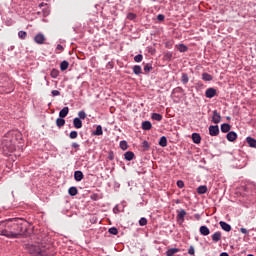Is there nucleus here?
<instances>
[{
  "label": "nucleus",
  "instance_id": "nucleus-3",
  "mask_svg": "<svg viewBox=\"0 0 256 256\" xmlns=\"http://www.w3.org/2000/svg\"><path fill=\"white\" fill-rule=\"evenodd\" d=\"M2 149L4 153H13V151H15V146H13L11 142H7L4 140L2 143Z\"/></svg>",
  "mask_w": 256,
  "mask_h": 256
},
{
  "label": "nucleus",
  "instance_id": "nucleus-20",
  "mask_svg": "<svg viewBox=\"0 0 256 256\" xmlns=\"http://www.w3.org/2000/svg\"><path fill=\"white\" fill-rule=\"evenodd\" d=\"M221 131L222 133H229V131H231V125L227 124V123H223L221 125Z\"/></svg>",
  "mask_w": 256,
  "mask_h": 256
},
{
  "label": "nucleus",
  "instance_id": "nucleus-51",
  "mask_svg": "<svg viewBox=\"0 0 256 256\" xmlns=\"http://www.w3.org/2000/svg\"><path fill=\"white\" fill-rule=\"evenodd\" d=\"M61 71H65V61H62L60 64Z\"/></svg>",
  "mask_w": 256,
  "mask_h": 256
},
{
  "label": "nucleus",
  "instance_id": "nucleus-24",
  "mask_svg": "<svg viewBox=\"0 0 256 256\" xmlns=\"http://www.w3.org/2000/svg\"><path fill=\"white\" fill-rule=\"evenodd\" d=\"M197 193L199 195H205V193H207V187L205 185L199 186L197 188Z\"/></svg>",
  "mask_w": 256,
  "mask_h": 256
},
{
  "label": "nucleus",
  "instance_id": "nucleus-4",
  "mask_svg": "<svg viewBox=\"0 0 256 256\" xmlns=\"http://www.w3.org/2000/svg\"><path fill=\"white\" fill-rule=\"evenodd\" d=\"M59 117L56 120V125L57 127H63V125H65V108H63L60 113H59Z\"/></svg>",
  "mask_w": 256,
  "mask_h": 256
},
{
  "label": "nucleus",
  "instance_id": "nucleus-10",
  "mask_svg": "<svg viewBox=\"0 0 256 256\" xmlns=\"http://www.w3.org/2000/svg\"><path fill=\"white\" fill-rule=\"evenodd\" d=\"M185 215H187V212L185 211V209H181L180 211H178V214H177L178 221H181V223H183L185 221Z\"/></svg>",
  "mask_w": 256,
  "mask_h": 256
},
{
  "label": "nucleus",
  "instance_id": "nucleus-50",
  "mask_svg": "<svg viewBox=\"0 0 256 256\" xmlns=\"http://www.w3.org/2000/svg\"><path fill=\"white\" fill-rule=\"evenodd\" d=\"M157 20H158V21H165V15L159 14V15L157 16Z\"/></svg>",
  "mask_w": 256,
  "mask_h": 256
},
{
  "label": "nucleus",
  "instance_id": "nucleus-57",
  "mask_svg": "<svg viewBox=\"0 0 256 256\" xmlns=\"http://www.w3.org/2000/svg\"><path fill=\"white\" fill-rule=\"evenodd\" d=\"M39 7H43V3H41V4L39 5Z\"/></svg>",
  "mask_w": 256,
  "mask_h": 256
},
{
  "label": "nucleus",
  "instance_id": "nucleus-53",
  "mask_svg": "<svg viewBox=\"0 0 256 256\" xmlns=\"http://www.w3.org/2000/svg\"><path fill=\"white\" fill-rule=\"evenodd\" d=\"M67 115H69V107H65V117H67Z\"/></svg>",
  "mask_w": 256,
  "mask_h": 256
},
{
  "label": "nucleus",
  "instance_id": "nucleus-41",
  "mask_svg": "<svg viewBox=\"0 0 256 256\" xmlns=\"http://www.w3.org/2000/svg\"><path fill=\"white\" fill-rule=\"evenodd\" d=\"M177 187H179V189H183L185 187V182H183V180H178Z\"/></svg>",
  "mask_w": 256,
  "mask_h": 256
},
{
  "label": "nucleus",
  "instance_id": "nucleus-35",
  "mask_svg": "<svg viewBox=\"0 0 256 256\" xmlns=\"http://www.w3.org/2000/svg\"><path fill=\"white\" fill-rule=\"evenodd\" d=\"M19 39H27V32L25 31H19L18 32Z\"/></svg>",
  "mask_w": 256,
  "mask_h": 256
},
{
  "label": "nucleus",
  "instance_id": "nucleus-8",
  "mask_svg": "<svg viewBox=\"0 0 256 256\" xmlns=\"http://www.w3.org/2000/svg\"><path fill=\"white\" fill-rule=\"evenodd\" d=\"M212 122H214L216 125L221 123V114L217 110L213 111Z\"/></svg>",
  "mask_w": 256,
  "mask_h": 256
},
{
  "label": "nucleus",
  "instance_id": "nucleus-17",
  "mask_svg": "<svg viewBox=\"0 0 256 256\" xmlns=\"http://www.w3.org/2000/svg\"><path fill=\"white\" fill-rule=\"evenodd\" d=\"M192 140H193V143H195L196 145H199V143H201V135H199V133H193Z\"/></svg>",
  "mask_w": 256,
  "mask_h": 256
},
{
  "label": "nucleus",
  "instance_id": "nucleus-49",
  "mask_svg": "<svg viewBox=\"0 0 256 256\" xmlns=\"http://www.w3.org/2000/svg\"><path fill=\"white\" fill-rule=\"evenodd\" d=\"M240 232H242L243 235H249V230L246 228H240Z\"/></svg>",
  "mask_w": 256,
  "mask_h": 256
},
{
  "label": "nucleus",
  "instance_id": "nucleus-31",
  "mask_svg": "<svg viewBox=\"0 0 256 256\" xmlns=\"http://www.w3.org/2000/svg\"><path fill=\"white\" fill-rule=\"evenodd\" d=\"M144 71H145V73H150V71H153V65H151V64H146L145 66H144Z\"/></svg>",
  "mask_w": 256,
  "mask_h": 256
},
{
  "label": "nucleus",
  "instance_id": "nucleus-25",
  "mask_svg": "<svg viewBox=\"0 0 256 256\" xmlns=\"http://www.w3.org/2000/svg\"><path fill=\"white\" fill-rule=\"evenodd\" d=\"M202 79L203 81H213V76H211V74L204 72L202 74Z\"/></svg>",
  "mask_w": 256,
  "mask_h": 256
},
{
  "label": "nucleus",
  "instance_id": "nucleus-2",
  "mask_svg": "<svg viewBox=\"0 0 256 256\" xmlns=\"http://www.w3.org/2000/svg\"><path fill=\"white\" fill-rule=\"evenodd\" d=\"M31 256H53L55 255V248L53 245H31L29 248Z\"/></svg>",
  "mask_w": 256,
  "mask_h": 256
},
{
  "label": "nucleus",
  "instance_id": "nucleus-1",
  "mask_svg": "<svg viewBox=\"0 0 256 256\" xmlns=\"http://www.w3.org/2000/svg\"><path fill=\"white\" fill-rule=\"evenodd\" d=\"M27 233V222L21 218H14L0 222V235L8 239H19Z\"/></svg>",
  "mask_w": 256,
  "mask_h": 256
},
{
  "label": "nucleus",
  "instance_id": "nucleus-39",
  "mask_svg": "<svg viewBox=\"0 0 256 256\" xmlns=\"http://www.w3.org/2000/svg\"><path fill=\"white\" fill-rule=\"evenodd\" d=\"M139 225H140L141 227H145V225H147V218L142 217V218L139 220Z\"/></svg>",
  "mask_w": 256,
  "mask_h": 256
},
{
  "label": "nucleus",
  "instance_id": "nucleus-43",
  "mask_svg": "<svg viewBox=\"0 0 256 256\" xmlns=\"http://www.w3.org/2000/svg\"><path fill=\"white\" fill-rule=\"evenodd\" d=\"M79 147H80L79 143L77 142L72 143V149H75V152L79 151Z\"/></svg>",
  "mask_w": 256,
  "mask_h": 256
},
{
  "label": "nucleus",
  "instance_id": "nucleus-47",
  "mask_svg": "<svg viewBox=\"0 0 256 256\" xmlns=\"http://www.w3.org/2000/svg\"><path fill=\"white\" fill-rule=\"evenodd\" d=\"M108 159L110 161H113V159H115V154L113 153V151H110L109 154H108Z\"/></svg>",
  "mask_w": 256,
  "mask_h": 256
},
{
  "label": "nucleus",
  "instance_id": "nucleus-38",
  "mask_svg": "<svg viewBox=\"0 0 256 256\" xmlns=\"http://www.w3.org/2000/svg\"><path fill=\"white\" fill-rule=\"evenodd\" d=\"M164 59H165L166 61H171V59H173V53H171V52L166 53V54L164 55Z\"/></svg>",
  "mask_w": 256,
  "mask_h": 256
},
{
  "label": "nucleus",
  "instance_id": "nucleus-26",
  "mask_svg": "<svg viewBox=\"0 0 256 256\" xmlns=\"http://www.w3.org/2000/svg\"><path fill=\"white\" fill-rule=\"evenodd\" d=\"M151 118L154 121H162L163 120V115L159 114V113H152Z\"/></svg>",
  "mask_w": 256,
  "mask_h": 256
},
{
  "label": "nucleus",
  "instance_id": "nucleus-14",
  "mask_svg": "<svg viewBox=\"0 0 256 256\" xmlns=\"http://www.w3.org/2000/svg\"><path fill=\"white\" fill-rule=\"evenodd\" d=\"M83 177H84V175H83V172L82 171H80V170H77V171H75L74 172V179H75V181H83Z\"/></svg>",
  "mask_w": 256,
  "mask_h": 256
},
{
  "label": "nucleus",
  "instance_id": "nucleus-9",
  "mask_svg": "<svg viewBox=\"0 0 256 256\" xmlns=\"http://www.w3.org/2000/svg\"><path fill=\"white\" fill-rule=\"evenodd\" d=\"M246 143L248 144L249 147L256 149V139L255 138L248 136L246 138Z\"/></svg>",
  "mask_w": 256,
  "mask_h": 256
},
{
  "label": "nucleus",
  "instance_id": "nucleus-34",
  "mask_svg": "<svg viewBox=\"0 0 256 256\" xmlns=\"http://www.w3.org/2000/svg\"><path fill=\"white\" fill-rule=\"evenodd\" d=\"M78 119H87V113H85L83 110L78 112Z\"/></svg>",
  "mask_w": 256,
  "mask_h": 256
},
{
  "label": "nucleus",
  "instance_id": "nucleus-29",
  "mask_svg": "<svg viewBox=\"0 0 256 256\" xmlns=\"http://www.w3.org/2000/svg\"><path fill=\"white\" fill-rule=\"evenodd\" d=\"M93 135H97V136L103 135V127H101V125H98L96 127V130L93 132Z\"/></svg>",
  "mask_w": 256,
  "mask_h": 256
},
{
  "label": "nucleus",
  "instance_id": "nucleus-46",
  "mask_svg": "<svg viewBox=\"0 0 256 256\" xmlns=\"http://www.w3.org/2000/svg\"><path fill=\"white\" fill-rule=\"evenodd\" d=\"M142 145H143V148L146 149V151L149 150V147H150V146H149V142H147L146 140H144L143 143H142Z\"/></svg>",
  "mask_w": 256,
  "mask_h": 256
},
{
  "label": "nucleus",
  "instance_id": "nucleus-28",
  "mask_svg": "<svg viewBox=\"0 0 256 256\" xmlns=\"http://www.w3.org/2000/svg\"><path fill=\"white\" fill-rule=\"evenodd\" d=\"M181 81L183 85H187V83H189V75H187V73H183L181 77Z\"/></svg>",
  "mask_w": 256,
  "mask_h": 256
},
{
  "label": "nucleus",
  "instance_id": "nucleus-13",
  "mask_svg": "<svg viewBox=\"0 0 256 256\" xmlns=\"http://www.w3.org/2000/svg\"><path fill=\"white\" fill-rule=\"evenodd\" d=\"M124 159L126 161H133V159H135V153L131 152V151H127L124 154Z\"/></svg>",
  "mask_w": 256,
  "mask_h": 256
},
{
  "label": "nucleus",
  "instance_id": "nucleus-27",
  "mask_svg": "<svg viewBox=\"0 0 256 256\" xmlns=\"http://www.w3.org/2000/svg\"><path fill=\"white\" fill-rule=\"evenodd\" d=\"M120 149H122V151H127V149H129V145L127 144V141L125 140L120 141Z\"/></svg>",
  "mask_w": 256,
  "mask_h": 256
},
{
  "label": "nucleus",
  "instance_id": "nucleus-37",
  "mask_svg": "<svg viewBox=\"0 0 256 256\" xmlns=\"http://www.w3.org/2000/svg\"><path fill=\"white\" fill-rule=\"evenodd\" d=\"M51 77H53V79H56V77H59V70L53 69L51 71Z\"/></svg>",
  "mask_w": 256,
  "mask_h": 256
},
{
  "label": "nucleus",
  "instance_id": "nucleus-42",
  "mask_svg": "<svg viewBox=\"0 0 256 256\" xmlns=\"http://www.w3.org/2000/svg\"><path fill=\"white\" fill-rule=\"evenodd\" d=\"M137 15H135L134 13H128L127 15V19H129L130 21H133L134 19H136Z\"/></svg>",
  "mask_w": 256,
  "mask_h": 256
},
{
  "label": "nucleus",
  "instance_id": "nucleus-33",
  "mask_svg": "<svg viewBox=\"0 0 256 256\" xmlns=\"http://www.w3.org/2000/svg\"><path fill=\"white\" fill-rule=\"evenodd\" d=\"M178 51H180V53L187 52V47L185 46V44H179Z\"/></svg>",
  "mask_w": 256,
  "mask_h": 256
},
{
  "label": "nucleus",
  "instance_id": "nucleus-52",
  "mask_svg": "<svg viewBox=\"0 0 256 256\" xmlns=\"http://www.w3.org/2000/svg\"><path fill=\"white\" fill-rule=\"evenodd\" d=\"M52 95L53 97H57V95H59V90H53Z\"/></svg>",
  "mask_w": 256,
  "mask_h": 256
},
{
  "label": "nucleus",
  "instance_id": "nucleus-19",
  "mask_svg": "<svg viewBox=\"0 0 256 256\" xmlns=\"http://www.w3.org/2000/svg\"><path fill=\"white\" fill-rule=\"evenodd\" d=\"M200 233L204 236L207 237V235H209L211 233V231L209 230V228L207 226H201L200 227Z\"/></svg>",
  "mask_w": 256,
  "mask_h": 256
},
{
  "label": "nucleus",
  "instance_id": "nucleus-6",
  "mask_svg": "<svg viewBox=\"0 0 256 256\" xmlns=\"http://www.w3.org/2000/svg\"><path fill=\"white\" fill-rule=\"evenodd\" d=\"M217 95V90L215 88H208L205 92L207 99H213Z\"/></svg>",
  "mask_w": 256,
  "mask_h": 256
},
{
  "label": "nucleus",
  "instance_id": "nucleus-30",
  "mask_svg": "<svg viewBox=\"0 0 256 256\" xmlns=\"http://www.w3.org/2000/svg\"><path fill=\"white\" fill-rule=\"evenodd\" d=\"M160 147H167V137L162 136L159 140Z\"/></svg>",
  "mask_w": 256,
  "mask_h": 256
},
{
  "label": "nucleus",
  "instance_id": "nucleus-7",
  "mask_svg": "<svg viewBox=\"0 0 256 256\" xmlns=\"http://www.w3.org/2000/svg\"><path fill=\"white\" fill-rule=\"evenodd\" d=\"M34 41H35V43H37L38 45H43V43H45V35H43L42 33H38V34L34 37Z\"/></svg>",
  "mask_w": 256,
  "mask_h": 256
},
{
  "label": "nucleus",
  "instance_id": "nucleus-55",
  "mask_svg": "<svg viewBox=\"0 0 256 256\" xmlns=\"http://www.w3.org/2000/svg\"><path fill=\"white\" fill-rule=\"evenodd\" d=\"M220 256H229V253H227V252H222V253L220 254Z\"/></svg>",
  "mask_w": 256,
  "mask_h": 256
},
{
  "label": "nucleus",
  "instance_id": "nucleus-22",
  "mask_svg": "<svg viewBox=\"0 0 256 256\" xmlns=\"http://www.w3.org/2000/svg\"><path fill=\"white\" fill-rule=\"evenodd\" d=\"M68 193L71 197H75V195H77V193H79V190H77V187L72 186L69 188Z\"/></svg>",
  "mask_w": 256,
  "mask_h": 256
},
{
  "label": "nucleus",
  "instance_id": "nucleus-56",
  "mask_svg": "<svg viewBox=\"0 0 256 256\" xmlns=\"http://www.w3.org/2000/svg\"><path fill=\"white\" fill-rule=\"evenodd\" d=\"M69 68V62L65 61V69Z\"/></svg>",
  "mask_w": 256,
  "mask_h": 256
},
{
  "label": "nucleus",
  "instance_id": "nucleus-45",
  "mask_svg": "<svg viewBox=\"0 0 256 256\" xmlns=\"http://www.w3.org/2000/svg\"><path fill=\"white\" fill-rule=\"evenodd\" d=\"M188 254L189 255H195V247L190 246L189 249H188Z\"/></svg>",
  "mask_w": 256,
  "mask_h": 256
},
{
  "label": "nucleus",
  "instance_id": "nucleus-54",
  "mask_svg": "<svg viewBox=\"0 0 256 256\" xmlns=\"http://www.w3.org/2000/svg\"><path fill=\"white\" fill-rule=\"evenodd\" d=\"M194 217H195V219H197V221H199V219H201V215H199V214H195Z\"/></svg>",
  "mask_w": 256,
  "mask_h": 256
},
{
  "label": "nucleus",
  "instance_id": "nucleus-58",
  "mask_svg": "<svg viewBox=\"0 0 256 256\" xmlns=\"http://www.w3.org/2000/svg\"><path fill=\"white\" fill-rule=\"evenodd\" d=\"M227 119H231V117L228 116Z\"/></svg>",
  "mask_w": 256,
  "mask_h": 256
},
{
  "label": "nucleus",
  "instance_id": "nucleus-23",
  "mask_svg": "<svg viewBox=\"0 0 256 256\" xmlns=\"http://www.w3.org/2000/svg\"><path fill=\"white\" fill-rule=\"evenodd\" d=\"M221 239V232H215L213 235H212V241L214 243H219V240Z\"/></svg>",
  "mask_w": 256,
  "mask_h": 256
},
{
  "label": "nucleus",
  "instance_id": "nucleus-32",
  "mask_svg": "<svg viewBox=\"0 0 256 256\" xmlns=\"http://www.w3.org/2000/svg\"><path fill=\"white\" fill-rule=\"evenodd\" d=\"M108 233H110V235H117L119 233V230L115 227H111L109 228Z\"/></svg>",
  "mask_w": 256,
  "mask_h": 256
},
{
  "label": "nucleus",
  "instance_id": "nucleus-12",
  "mask_svg": "<svg viewBox=\"0 0 256 256\" xmlns=\"http://www.w3.org/2000/svg\"><path fill=\"white\" fill-rule=\"evenodd\" d=\"M226 138L228 141L233 142L237 140V134L235 133V131H230L228 132V134L226 135Z\"/></svg>",
  "mask_w": 256,
  "mask_h": 256
},
{
  "label": "nucleus",
  "instance_id": "nucleus-15",
  "mask_svg": "<svg viewBox=\"0 0 256 256\" xmlns=\"http://www.w3.org/2000/svg\"><path fill=\"white\" fill-rule=\"evenodd\" d=\"M153 127V124H151L150 121H144L142 122V129L143 131H150V129Z\"/></svg>",
  "mask_w": 256,
  "mask_h": 256
},
{
  "label": "nucleus",
  "instance_id": "nucleus-40",
  "mask_svg": "<svg viewBox=\"0 0 256 256\" xmlns=\"http://www.w3.org/2000/svg\"><path fill=\"white\" fill-rule=\"evenodd\" d=\"M69 137H70V139H77V137H78L77 131L70 132Z\"/></svg>",
  "mask_w": 256,
  "mask_h": 256
},
{
  "label": "nucleus",
  "instance_id": "nucleus-48",
  "mask_svg": "<svg viewBox=\"0 0 256 256\" xmlns=\"http://www.w3.org/2000/svg\"><path fill=\"white\" fill-rule=\"evenodd\" d=\"M63 49V46L61 44H58V46L56 47V53H61Z\"/></svg>",
  "mask_w": 256,
  "mask_h": 256
},
{
  "label": "nucleus",
  "instance_id": "nucleus-21",
  "mask_svg": "<svg viewBox=\"0 0 256 256\" xmlns=\"http://www.w3.org/2000/svg\"><path fill=\"white\" fill-rule=\"evenodd\" d=\"M181 250L179 248H170L166 251L167 256H173L175 253H179Z\"/></svg>",
  "mask_w": 256,
  "mask_h": 256
},
{
  "label": "nucleus",
  "instance_id": "nucleus-36",
  "mask_svg": "<svg viewBox=\"0 0 256 256\" xmlns=\"http://www.w3.org/2000/svg\"><path fill=\"white\" fill-rule=\"evenodd\" d=\"M134 61L135 63H141V61H143V55L142 54H138L134 57Z\"/></svg>",
  "mask_w": 256,
  "mask_h": 256
},
{
  "label": "nucleus",
  "instance_id": "nucleus-44",
  "mask_svg": "<svg viewBox=\"0 0 256 256\" xmlns=\"http://www.w3.org/2000/svg\"><path fill=\"white\" fill-rule=\"evenodd\" d=\"M156 51L154 47H148V53H150V55H155Z\"/></svg>",
  "mask_w": 256,
  "mask_h": 256
},
{
  "label": "nucleus",
  "instance_id": "nucleus-11",
  "mask_svg": "<svg viewBox=\"0 0 256 256\" xmlns=\"http://www.w3.org/2000/svg\"><path fill=\"white\" fill-rule=\"evenodd\" d=\"M219 225H220L221 229H223V231H226L227 233H229V231H231V225H229L227 222L220 221Z\"/></svg>",
  "mask_w": 256,
  "mask_h": 256
},
{
  "label": "nucleus",
  "instance_id": "nucleus-5",
  "mask_svg": "<svg viewBox=\"0 0 256 256\" xmlns=\"http://www.w3.org/2000/svg\"><path fill=\"white\" fill-rule=\"evenodd\" d=\"M209 135H211V137H217V135H219V126L218 125L209 126Z\"/></svg>",
  "mask_w": 256,
  "mask_h": 256
},
{
  "label": "nucleus",
  "instance_id": "nucleus-16",
  "mask_svg": "<svg viewBox=\"0 0 256 256\" xmlns=\"http://www.w3.org/2000/svg\"><path fill=\"white\" fill-rule=\"evenodd\" d=\"M73 125L75 129H81V127H83V121H81L79 118H74Z\"/></svg>",
  "mask_w": 256,
  "mask_h": 256
},
{
  "label": "nucleus",
  "instance_id": "nucleus-18",
  "mask_svg": "<svg viewBox=\"0 0 256 256\" xmlns=\"http://www.w3.org/2000/svg\"><path fill=\"white\" fill-rule=\"evenodd\" d=\"M132 69L134 75H141V73H143V68H141L140 65H134Z\"/></svg>",
  "mask_w": 256,
  "mask_h": 256
}]
</instances>
